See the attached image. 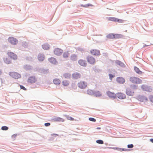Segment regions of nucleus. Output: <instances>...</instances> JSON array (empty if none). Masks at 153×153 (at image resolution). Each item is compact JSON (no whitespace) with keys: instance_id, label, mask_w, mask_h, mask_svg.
<instances>
[{"instance_id":"aec40b11","label":"nucleus","mask_w":153,"mask_h":153,"mask_svg":"<svg viewBox=\"0 0 153 153\" xmlns=\"http://www.w3.org/2000/svg\"><path fill=\"white\" fill-rule=\"evenodd\" d=\"M38 60L40 61H43L45 58L44 55L41 54H39L38 56Z\"/></svg>"},{"instance_id":"4be33fe9","label":"nucleus","mask_w":153,"mask_h":153,"mask_svg":"<svg viewBox=\"0 0 153 153\" xmlns=\"http://www.w3.org/2000/svg\"><path fill=\"white\" fill-rule=\"evenodd\" d=\"M94 95L97 97H99L101 96L102 94L100 91H97L94 92Z\"/></svg>"},{"instance_id":"6e6552de","label":"nucleus","mask_w":153,"mask_h":153,"mask_svg":"<svg viewBox=\"0 0 153 153\" xmlns=\"http://www.w3.org/2000/svg\"><path fill=\"white\" fill-rule=\"evenodd\" d=\"M7 55L9 57L14 60H16L17 59V55L12 52H8Z\"/></svg>"},{"instance_id":"bb28decb","label":"nucleus","mask_w":153,"mask_h":153,"mask_svg":"<svg viewBox=\"0 0 153 153\" xmlns=\"http://www.w3.org/2000/svg\"><path fill=\"white\" fill-rule=\"evenodd\" d=\"M107 19L109 21L116 22L117 18L114 17H109Z\"/></svg>"},{"instance_id":"1a4fd4ad","label":"nucleus","mask_w":153,"mask_h":153,"mask_svg":"<svg viewBox=\"0 0 153 153\" xmlns=\"http://www.w3.org/2000/svg\"><path fill=\"white\" fill-rule=\"evenodd\" d=\"M63 52V51L59 48H56L54 51V53L58 56L61 55Z\"/></svg>"},{"instance_id":"58836bf2","label":"nucleus","mask_w":153,"mask_h":153,"mask_svg":"<svg viewBox=\"0 0 153 153\" xmlns=\"http://www.w3.org/2000/svg\"><path fill=\"white\" fill-rule=\"evenodd\" d=\"M8 129V127L6 126H3L1 127V129L3 130H7Z\"/></svg>"},{"instance_id":"09e8293b","label":"nucleus","mask_w":153,"mask_h":153,"mask_svg":"<svg viewBox=\"0 0 153 153\" xmlns=\"http://www.w3.org/2000/svg\"><path fill=\"white\" fill-rule=\"evenodd\" d=\"M92 5L91 4H88L87 5H86V6H84V7H87L88 6H92Z\"/></svg>"},{"instance_id":"a19ab883","label":"nucleus","mask_w":153,"mask_h":153,"mask_svg":"<svg viewBox=\"0 0 153 153\" xmlns=\"http://www.w3.org/2000/svg\"><path fill=\"white\" fill-rule=\"evenodd\" d=\"M116 22H118L119 23H122L123 22V20L122 19H119L117 18Z\"/></svg>"},{"instance_id":"423d86ee","label":"nucleus","mask_w":153,"mask_h":153,"mask_svg":"<svg viewBox=\"0 0 153 153\" xmlns=\"http://www.w3.org/2000/svg\"><path fill=\"white\" fill-rule=\"evenodd\" d=\"M141 88L144 91L149 92H151L152 91V89L149 86L144 85L141 86Z\"/></svg>"},{"instance_id":"2eb2a0df","label":"nucleus","mask_w":153,"mask_h":153,"mask_svg":"<svg viewBox=\"0 0 153 153\" xmlns=\"http://www.w3.org/2000/svg\"><path fill=\"white\" fill-rule=\"evenodd\" d=\"M126 93L128 95L132 96L134 94V92L133 90L130 88H128L126 89Z\"/></svg>"},{"instance_id":"f257e3e1","label":"nucleus","mask_w":153,"mask_h":153,"mask_svg":"<svg viewBox=\"0 0 153 153\" xmlns=\"http://www.w3.org/2000/svg\"><path fill=\"white\" fill-rule=\"evenodd\" d=\"M130 81L133 84H139L142 83L143 81L139 78L135 76H131L130 77Z\"/></svg>"},{"instance_id":"ea45409f","label":"nucleus","mask_w":153,"mask_h":153,"mask_svg":"<svg viewBox=\"0 0 153 153\" xmlns=\"http://www.w3.org/2000/svg\"><path fill=\"white\" fill-rule=\"evenodd\" d=\"M89 120L91 121L92 122H95L96 121V120L93 118L92 117H90L89 118Z\"/></svg>"},{"instance_id":"6ab92c4d","label":"nucleus","mask_w":153,"mask_h":153,"mask_svg":"<svg viewBox=\"0 0 153 153\" xmlns=\"http://www.w3.org/2000/svg\"><path fill=\"white\" fill-rule=\"evenodd\" d=\"M53 82L54 84L56 85H59L61 82L60 80L57 78L54 79L53 80Z\"/></svg>"},{"instance_id":"f8f14e48","label":"nucleus","mask_w":153,"mask_h":153,"mask_svg":"<svg viewBox=\"0 0 153 153\" xmlns=\"http://www.w3.org/2000/svg\"><path fill=\"white\" fill-rule=\"evenodd\" d=\"M106 94L108 96L111 98L115 99L116 98V94L113 92H111L109 91H107Z\"/></svg>"},{"instance_id":"f03ea898","label":"nucleus","mask_w":153,"mask_h":153,"mask_svg":"<svg viewBox=\"0 0 153 153\" xmlns=\"http://www.w3.org/2000/svg\"><path fill=\"white\" fill-rule=\"evenodd\" d=\"M88 85L87 83L84 81H80L77 84L78 87L81 89H84L86 88Z\"/></svg>"},{"instance_id":"2f4dec72","label":"nucleus","mask_w":153,"mask_h":153,"mask_svg":"<svg viewBox=\"0 0 153 153\" xmlns=\"http://www.w3.org/2000/svg\"><path fill=\"white\" fill-rule=\"evenodd\" d=\"M71 59L73 61L76 60L77 59V56L75 55H72L71 56Z\"/></svg>"},{"instance_id":"5701e85b","label":"nucleus","mask_w":153,"mask_h":153,"mask_svg":"<svg viewBox=\"0 0 153 153\" xmlns=\"http://www.w3.org/2000/svg\"><path fill=\"white\" fill-rule=\"evenodd\" d=\"M115 62L117 65H119L121 67H124L125 66V65L120 61H116Z\"/></svg>"},{"instance_id":"8fccbe9b","label":"nucleus","mask_w":153,"mask_h":153,"mask_svg":"<svg viewBox=\"0 0 153 153\" xmlns=\"http://www.w3.org/2000/svg\"><path fill=\"white\" fill-rule=\"evenodd\" d=\"M118 148L115 147V148H112V149H116V150H117Z\"/></svg>"},{"instance_id":"39448f33","label":"nucleus","mask_w":153,"mask_h":153,"mask_svg":"<svg viewBox=\"0 0 153 153\" xmlns=\"http://www.w3.org/2000/svg\"><path fill=\"white\" fill-rule=\"evenodd\" d=\"M87 59V61L90 64H93L95 62V58L92 56H88Z\"/></svg>"},{"instance_id":"473e14b6","label":"nucleus","mask_w":153,"mask_h":153,"mask_svg":"<svg viewBox=\"0 0 153 153\" xmlns=\"http://www.w3.org/2000/svg\"><path fill=\"white\" fill-rule=\"evenodd\" d=\"M64 77L66 78H69L71 76V74L69 73H65L63 75Z\"/></svg>"},{"instance_id":"412c9836","label":"nucleus","mask_w":153,"mask_h":153,"mask_svg":"<svg viewBox=\"0 0 153 153\" xmlns=\"http://www.w3.org/2000/svg\"><path fill=\"white\" fill-rule=\"evenodd\" d=\"M70 56V53L68 51L65 52L63 54V57L65 59L68 58Z\"/></svg>"},{"instance_id":"72a5a7b5","label":"nucleus","mask_w":153,"mask_h":153,"mask_svg":"<svg viewBox=\"0 0 153 153\" xmlns=\"http://www.w3.org/2000/svg\"><path fill=\"white\" fill-rule=\"evenodd\" d=\"M4 62L7 64H10L11 63V61L8 58H5L4 59Z\"/></svg>"},{"instance_id":"7ed1b4c3","label":"nucleus","mask_w":153,"mask_h":153,"mask_svg":"<svg viewBox=\"0 0 153 153\" xmlns=\"http://www.w3.org/2000/svg\"><path fill=\"white\" fill-rule=\"evenodd\" d=\"M8 40L9 43L13 45H16L18 42V40L12 37H9L8 39Z\"/></svg>"},{"instance_id":"c03bdc74","label":"nucleus","mask_w":153,"mask_h":153,"mask_svg":"<svg viewBox=\"0 0 153 153\" xmlns=\"http://www.w3.org/2000/svg\"><path fill=\"white\" fill-rule=\"evenodd\" d=\"M109 77L110 79H112L114 77V76L111 74H109Z\"/></svg>"},{"instance_id":"4c0bfd02","label":"nucleus","mask_w":153,"mask_h":153,"mask_svg":"<svg viewBox=\"0 0 153 153\" xmlns=\"http://www.w3.org/2000/svg\"><path fill=\"white\" fill-rule=\"evenodd\" d=\"M150 101L153 103V95H150L149 97Z\"/></svg>"},{"instance_id":"c85d7f7f","label":"nucleus","mask_w":153,"mask_h":153,"mask_svg":"<svg viewBox=\"0 0 153 153\" xmlns=\"http://www.w3.org/2000/svg\"><path fill=\"white\" fill-rule=\"evenodd\" d=\"M114 34L111 33L107 36V37L108 39H114Z\"/></svg>"},{"instance_id":"0eeeda50","label":"nucleus","mask_w":153,"mask_h":153,"mask_svg":"<svg viewBox=\"0 0 153 153\" xmlns=\"http://www.w3.org/2000/svg\"><path fill=\"white\" fill-rule=\"evenodd\" d=\"M137 99L139 101L141 102H146L148 100L147 98L144 96H139Z\"/></svg>"},{"instance_id":"9d476101","label":"nucleus","mask_w":153,"mask_h":153,"mask_svg":"<svg viewBox=\"0 0 153 153\" xmlns=\"http://www.w3.org/2000/svg\"><path fill=\"white\" fill-rule=\"evenodd\" d=\"M116 97L120 99H124L126 98V96L124 94L121 93H118L116 94Z\"/></svg>"},{"instance_id":"393cba45","label":"nucleus","mask_w":153,"mask_h":153,"mask_svg":"<svg viewBox=\"0 0 153 153\" xmlns=\"http://www.w3.org/2000/svg\"><path fill=\"white\" fill-rule=\"evenodd\" d=\"M69 84V82L67 80H64L62 82V84L65 86H67Z\"/></svg>"},{"instance_id":"c9c22d12","label":"nucleus","mask_w":153,"mask_h":153,"mask_svg":"<svg viewBox=\"0 0 153 153\" xmlns=\"http://www.w3.org/2000/svg\"><path fill=\"white\" fill-rule=\"evenodd\" d=\"M96 142L99 144H103V141L101 140H98L96 141Z\"/></svg>"},{"instance_id":"ddd939ff","label":"nucleus","mask_w":153,"mask_h":153,"mask_svg":"<svg viewBox=\"0 0 153 153\" xmlns=\"http://www.w3.org/2000/svg\"><path fill=\"white\" fill-rule=\"evenodd\" d=\"M90 53L92 55L94 56H98L100 55V51L96 49L91 50Z\"/></svg>"},{"instance_id":"e433bc0d","label":"nucleus","mask_w":153,"mask_h":153,"mask_svg":"<svg viewBox=\"0 0 153 153\" xmlns=\"http://www.w3.org/2000/svg\"><path fill=\"white\" fill-rule=\"evenodd\" d=\"M66 116L67 117V119L69 120L73 121L74 120V119L71 117H69L68 116Z\"/></svg>"},{"instance_id":"9b49d317","label":"nucleus","mask_w":153,"mask_h":153,"mask_svg":"<svg viewBox=\"0 0 153 153\" xmlns=\"http://www.w3.org/2000/svg\"><path fill=\"white\" fill-rule=\"evenodd\" d=\"M36 79L34 76H32L28 78L27 82L30 83H33L36 82Z\"/></svg>"},{"instance_id":"b1692460","label":"nucleus","mask_w":153,"mask_h":153,"mask_svg":"<svg viewBox=\"0 0 153 153\" xmlns=\"http://www.w3.org/2000/svg\"><path fill=\"white\" fill-rule=\"evenodd\" d=\"M42 47L45 50H48L49 48V46L48 44H45L42 45Z\"/></svg>"},{"instance_id":"20e7f679","label":"nucleus","mask_w":153,"mask_h":153,"mask_svg":"<svg viewBox=\"0 0 153 153\" xmlns=\"http://www.w3.org/2000/svg\"><path fill=\"white\" fill-rule=\"evenodd\" d=\"M9 75L11 76L15 79H18L21 77L20 74L14 72H10Z\"/></svg>"},{"instance_id":"cd10ccee","label":"nucleus","mask_w":153,"mask_h":153,"mask_svg":"<svg viewBox=\"0 0 153 153\" xmlns=\"http://www.w3.org/2000/svg\"><path fill=\"white\" fill-rule=\"evenodd\" d=\"M87 93L89 95H94V92L91 90L88 89L87 91Z\"/></svg>"},{"instance_id":"3c124183","label":"nucleus","mask_w":153,"mask_h":153,"mask_svg":"<svg viewBox=\"0 0 153 153\" xmlns=\"http://www.w3.org/2000/svg\"><path fill=\"white\" fill-rule=\"evenodd\" d=\"M150 141L152 143H153V139H150Z\"/></svg>"},{"instance_id":"864d4df0","label":"nucleus","mask_w":153,"mask_h":153,"mask_svg":"<svg viewBox=\"0 0 153 153\" xmlns=\"http://www.w3.org/2000/svg\"><path fill=\"white\" fill-rule=\"evenodd\" d=\"M1 73H2L1 71V70L0 69V75H1Z\"/></svg>"},{"instance_id":"79ce46f5","label":"nucleus","mask_w":153,"mask_h":153,"mask_svg":"<svg viewBox=\"0 0 153 153\" xmlns=\"http://www.w3.org/2000/svg\"><path fill=\"white\" fill-rule=\"evenodd\" d=\"M127 147L128 148H132L134 147V146L132 144H129L128 145Z\"/></svg>"},{"instance_id":"37998d69","label":"nucleus","mask_w":153,"mask_h":153,"mask_svg":"<svg viewBox=\"0 0 153 153\" xmlns=\"http://www.w3.org/2000/svg\"><path fill=\"white\" fill-rule=\"evenodd\" d=\"M20 87L21 89H22L25 91L27 89L24 86L22 85H20Z\"/></svg>"},{"instance_id":"7c9ffc66","label":"nucleus","mask_w":153,"mask_h":153,"mask_svg":"<svg viewBox=\"0 0 153 153\" xmlns=\"http://www.w3.org/2000/svg\"><path fill=\"white\" fill-rule=\"evenodd\" d=\"M114 39H119L122 37V35L120 34H114Z\"/></svg>"},{"instance_id":"dca6fc26","label":"nucleus","mask_w":153,"mask_h":153,"mask_svg":"<svg viewBox=\"0 0 153 153\" xmlns=\"http://www.w3.org/2000/svg\"><path fill=\"white\" fill-rule=\"evenodd\" d=\"M78 63L80 65L82 66H85L87 65L86 61L82 59H80L78 61Z\"/></svg>"},{"instance_id":"a211bd4d","label":"nucleus","mask_w":153,"mask_h":153,"mask_svg":"<svg viewBox=\"0 0 153 153\" xmlns=\"http://www.w3.org/2000/svg\"><path fill=\"white\" fill-rule=\"evenodd\" d=\"M52 120L54 121H59V122H62L64 121V120L62 118L59 117H54Z\"/></svg>"},{"instance_id":"c756f323","label":"nucleus","mask_w":153,"mask_h":153,"mask_svg":"<svg viewBox=\"0 0 153 153\" xmlns=\"http://www.w3.org/2000/svg\"><path fill=\"white\" fill-rule=\"evenodd\" d=\"M134 70L138 74H141L142 73V72L139 69L136 67H134Z\"/></svg>"},{"instance_id":"f704fd0d","label":"nucleus","mask_w":153,"mask_h":153,"mask_svg":"<svg viewBox=\"0 0 153 153\" xmlns=\"http://www.w3.org/2000/svg\"><path fill=\"white\" fill-rule=\"evenodd\" d=\"M22 46L25 48H26L28 46V44L26 42H24L22 44Z\"/></svg>"},{"instance_id":"4468645a","label":"nucleus","mask_w":153,"mask_h":153,"mask_svg":"<svg viewBox=\"0 0 153 153\" xmlns=\"http://www.w3.org/2000/svg\"><path fill=\"white\" fill-rule=\"evenodd\" d=\"M116 80L117 82L121 84L124 83L125 82V79L121 77H117Z\"/></svg>"},{"instance_id":"a18cd8bd","label":"nucleus","mask_w":153,"mask_h":153,"mask_svg":"<svg viewBox=\"0 0 153 153\" xmlns=\"http://www.w3.org/2000/svg\"><path fill=\"white\" fill-rule=\"evenodd\" d=\"M50 125V123H45V125L46 126H49Z\"/></svg>"},{"instance_id":"603ef678","label":"nucleus","mask_w":153,"mask_h":153,"mask_svg":"<svg viewBox=\"0 0 153 153\" xmlns=\"http://www.w3.org/2000/svg\"><path fill=\"white\" fill-rule=\"evenodd\" d=\"M100 128H100V127H97V129H100Z\"/></svg>"},{"instance_id":"f3484780","label":"nucleus","mask_w":153,"mask_h":153,"mask_svg":"<svg viewBox=\"0 0 153 153\" xmlns=\"http://www.w3.org/2000/svg\"><path fill=\"white\" fill-rule=\"evenodd\" d=\"M72 76L74 79H77L80 78L81 75L79 73H75L73 74Z\"/></svg>"},{"instance_id":"49530a36","label":"nucleus","mask_w":153,"mask_h":153,"mask_svg":"<svg viewBox=\"0 0 153 153\" xmlns=\"http://www.w3.org/2000/svg\"><path fill=\"white\" fill-rule=\"evenodd\" d=\"M51 135L53 137H56L58 136V135L57 134H51Z\"/></svg>"},{"instance_id":"de8ad7c7","label":"nucleus","mask_w":153,"mask_h":153,"mask_svg":"<svg viewBox=\"0 0 153 153\" xmlns=\"http://www.w3.org/2000/svg\"><path fill=\"white\" fill-rule=\"evenodd\" d=\"M117 150L119 151H124V150L123 149H121L120 148H118V149Z\"/></svg>"},{"instance_id":"a878e982","label":"nucleus","mask_w":153,"mask_h":153,"mask_svg":"<svg viewBox=\"0 0 153 153\" xmlns=\"http://www.w3.org/2000/svg\"><path fill=\"white\" fill-rule=\"evenodd\" d=\"M49 62L55 64L56 62V59L53 57H51L49 59Z\"/></svg>"}]
</instances>
